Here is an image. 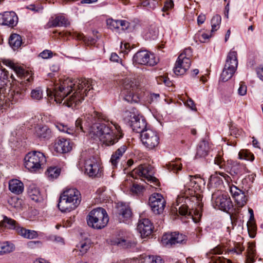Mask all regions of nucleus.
Instances as JSON below:
<instances>
[{"label": "nucleus", "instance_id": "nucleus-1", "mask_svg": "<svg viewBox=\"0 0 263 263\" xmlns=\"http://www.w3.org/2000/svg\"><path fill=\"white\" fill-rule=\"evenodd\" d=\"M92 89L91 81L82 79L74 81L66 78L60 84L56 85L52 92L47 89V95L51 99L53 97L57 103H61L69 107H75L84 100V97Z\"/></svg>", "mask_w": 263, "mask_h": 263}, {"label": "nucleus", "instance_id": "nucleus-2", "mask_svg": "<svg viewBox=\"0 0 263 263\" xmlns=\"http://www.w3.org/2000/svg\"><path fill=\"white\" fill-rule=\"evenodd\" d=\"M89 133L93 138H99L107 146L114 144L122 137L120 126L112 122L94 123L91 126Z\"/></svg>", "mask_w": 263, "mask_h": 263}, {"label": "nucleus", "instance_id": "nucleus-3", "mask_svg": "<svg viewBox=\"0 0 263 263\" xmlns=\"http://www.w3.org/2000/svg\"><path fill=\"white\" fill-rule=\"evenodd\" d=\"M6 65L11 68L20 77L22 81L16 86L14 89L9 94L8 99L12 102H16L22 100L25 96V92L27 83H30L33 81L32 73L31 71L25 70L20 66L16 65L10 60L5 61Z\"/></svg>", "mask_w": 263, "mask_h": 263}, {"label": "nucleus", "instance_id": "nucleus-4", "mask_svg": "<svg viewBox=\"0 0 263 263\" xmlns=\"http://www.w3.org/2000/svg\"><path fill=\"white\" fill-rule=\"evenodd\" d=\"M81 202V194L75 188L66 189L61 194L58 206L63 213L70 212L77 208Z\"/></svg>", "mask_w": 263, "mask_h": 263}, {"label": "nucleus", "instance_id": "nucleus-5", "mask_svg": "<svg viewBox=\"0 0 263 263\" xmlns=\"http://www.w3.org/2000/svg\"><path fill=\"white\" fill-rule=\"evenodd\" d=\"M109 221V217L106 210L102 208H98L90 211L87 216L88 225L95 229L104 228Z\"/></svg>", "mask_w": 263, "mask_h": 263}, {"label": "nucleus", "instance_id": "nucleus-6", "mask_svg": "<svg viewBox=\"0 0 263 263\" xmlns=\"http://www.w3.org/2000/svg\"><path fill=\"white\" fill-rule=\"evenodd\" d=\"M0 227L14 230L17 234L29 239H34L38 236L35 231L26 229L20 226L15 220L6 216H4L3 220L0 222Z\"/></svg>", "mask_w": 263, "mask_h": 263}, {"label": "nucleus", "instance_id": "nucleus-7", "mask_svg": "<svg viewBox=\"0 0 263 263\" xmlns=\"http://www.w3.org/2000/svg\"><path fill=\"white\" fill-rule=\"evenodd\" d=\"M46 162L45 155L40 152H29L24 158L25 167L31 172H36L41 169Z\"/></svg>", "mask_w": 263, "mask_h": 263}, {"label": "nucleus", "instance_id": "nucleus-8", "mask_svg": "<svg viewBox=\"0 0 263 263\" xmlns=\"http://www.w3.org/2000/svg\"><path fill=\"white\" fill-rule=\"evenodd\" d=\"M122 93L124 96V100L129 103H138L139 98L135 93L138 89V85L135 80L131 78H125L122 80Z\"/></svg>", "mask_w": 263, "mask_h": 263}, {"label": "nucleus", "instance_id": "nucleus-9", "mask_svg": "<svg viewBox=\"0 0 263 263\" xmlns=\"http://www.w3.org/2000/svg\"><path fill=\"white\" fill-rule=\"evenodd\" d=\"M201 199L202 198L199 194H197L196 195L192 196V201L196 202L197 207H196L195 210L192 209L189 211L187 206L185 204H183L179 207V214L183 216L190 217L195 223L198 222L202 215L201 209L202 205L200 203Z\"/></svg>", "mask_w": 263, "mask_h": 263}, {"label": "nucleus", "instance_id": "nucleus-10", "mask_svg": "<svg viewBox=\"0 0 263 263\" xmlns=\"http://www.w3.org/2000/svg\"><path fill=\"white\" fill-rule=\"evenodd\" d=\"M237 66V52L231 51L227 55L226 64L221 74V81L226 82L230 80L235 72Z\"/></svg>", "mask_w": 263, "mask_h": 263}, {"label": "nucleus", "instance_id": "nucleus-11", "mask_svg": "<svg viewBox=\"0 0 263 263\" xmlns=\"http://www.w3.org/2000/svg\"><path fill=\"white\" fill-rule=\"evenodd\" d=\"M220 175L223 177L224 179L228 183L230 192L235 202L239 207L243 206L247 202V198L243 191L238 189L236 186L231 184L232 179L231 177L224 173H220Z\"/></svg>", "mask_w": 263, "mask_h": 263}, {"label": "nucleus", "instance_id": "nucleus-12", "mask_svg": "<svg viewBox=\"0 0 263 263\" xmlns=\"http://www.w3.org/2000/svg\"><path fill=\"white\" fill-rule=\"evenodd\" d=\"M102 170L100 162L93 157L84 162V173L89 177L98 178L102 175Z\"/></svg>", "mask_w": 263, "mask_h": 263}, {"label": "nucleus", "instance_id": "nucleus-13", "mask_svg": "<svg viewBox=\"0 0 263 263\" xmlns=\"http://www.w3.org/2000/svg\"><path fill=\"white\" fill-rule=\"evenodd\" d=\"M152 175V167L147 164L140 165L131 172V176L133 178H142V179H146L148 182L157 185L158 184V179L153 177Z\"/></svg>", "mask_w": 263, "mask_h": 263}, {"label": "nucleus", "instance_id": "nucleus-14", "mask_svg": "<svg viewBox=\"0 0 263 263\" xmlns=\"http://www.w3.org/2000/svg\"><path fill=\"white\" fill-rule=\"evenodd\" d=\"M212 200L215 208L224 212H228L233 208L232 202L228 195L215 193L212 195Z\"/></svg>", "mask_w": 263, "mask_h": 263}, {"label": "nucleus", "instance_id": "nucleus-15", "mask_svg": "<svg viewBox=\"0 0 263 263\" xmlns=\"http://www.w3.org/2000/svg\"><path fill=\"white\" fill-rule=\"evenodd\" d=\"M159 136L158 133L151 129H146L141 134L142 144L149 149H153L159 143Z\"/></svg>", "mask_w": 263, "mask_h": 263}, {"label": "nucleus", "instance_id": "nucleus-16", "mask_svg": "<svg viewBox=\"0 0 263 263\" xmlns=\"http://www.w3.org/2000/svg\"><path fill=\"white\" fill-rule=\"evenodd\" d=\"M133 61L138 64L153 66L157 63L158 59L156 58L153 54L146 51H140L137 52L134 55Z\"/></svg>", "mask_w": 263, "mask_h": 263}, {"label": "nucleus", "instance_id": "nucleus-17", "mask_svg": "<svg viewBox=\"0 0 263 263\" xmlns=\"http://www.w3.org/2000/svg\"><path fill=\"white\" fill-rule=\"evenodd\" d=\"M149 204L154 213L160 214L163 212L166 202L161 194L154 193L149 198Z\"/></svg>", "mask_w": 263, "mask_h": 263}, {"label": "nucleus", "instance_id": "nucleus-18", "mask_svg": "<svg viewBox=\"0 0 263 263\" xmlns=\"http://www.w3.org/2000/svg\"><path fill=\"white\" fill-rule=\"evenodd\" d=\"M186 240V237L185 235L176 232L165 234L162 237V242L165 246L183 243Z\"/></svg>", "mask_w": 263, "mask_h": 263}, {"label": "nucleus", "instance_id": "nucleus-19", "mask_svg": "<svg viewBox=\"0 0 263 263\" xmlns=\"http://www.w3.org/2000/svg\"><path fill=\"white\" fill-rule=\"evenodd\" d=\"M129 117L130 126L134 131L141 134L147 129L146 121L143 117L134 114H131Z\"/></svg>", "mask_w": 263, "mask_h": 263}, {"label": "nucleus", "instance_id": "nucleus-20", "mask_svg": "<svg viewBox=\"0 0 263 263\" xmlns=\"http://www.w3.org/2000/svg\"><path fill=\"white\" fill-rule=\"evenodd\" d=\"M183 55H179L174 68V72L177 76L184 74L189 69L191 64V60L183 59Z\"/></svg>", "mask_w": 263, "mask_h": 263}, {"label": "nucleus", "instance_id": "nucleus-21", "mask_svg": "<svg viewBox=\"0 0 263 263\" xmlns=\"http://www.w3.org/2000/svg\"><path fill=\"white\" fill-rule=\"evenodd\" d=\"M153 228L152 222L147 218L140 220L137 226V230L143 237L150 235L153 232Z\"/></svg>", "mask_w": 263, "mask_h": 263}, {"label": "nucleus", "instance_id": "nucleus-22", "mask_svg": "<svg viewBox=\"0 0 263 263\" xmlns=\"http://www.w3.org/2000/svg\"><path fill=\"white\" fill-rule=\"evenodd\" d=\"M107 25L109 28L118 32H120V30L127 29L129 26V23L125 20H117L112 18L107 20Z\"/></svg>", "mask_w": 263, "mask_h": 263}, {"label": "nucleus", "instance_id": "nucleus-23", "mask_svg": "<svg viewBox=\"0 0 263 263\" xmlns=\"http://www.w3.org/2000/svg\"><path fill=\"white\" fill-rule=\"evenodd\" d=\"M54 150L59 153H66L72 149V144L69 140L59 139L54 144Z\"/></svg>", "mask_w": 263, "mask_h": 263}, {"label": "nucleus", "instance_id": "nucleus-24", "mask_svg": "<svg viewBox=\"0 0 263 263\" xmlns=\"http://www.w3.org/2000/svg\"><path fill=\"white\" fill-rule=\"evenodd\" d=\"M2 18V25L10 27L15 26L18 22V18L14 12H5L3 14H0Z\"/></svg>", "mask_w": 263, "mask_h": 263}, {"label": "nucleus", "instance_id": "nucleus-25", "mask_svg": "<svg viewBox=\"0 0 263 263\" xmlns=\"http://www.w3.org/2000/svg\"><path fill=\"white\" fill-rule=\"evenodd\" d=\"M70 24L69 22L63 16H58L54 18L50 19L46 26L47 28L55 27L57 26L66 27Z\"/></svg>", "mask_w": 263, "mask_h": 263}, {"label": "nucleus", "instance_id": "nucleus-26", "mask_svg": "<svg viewBox=\"0 0 263 263\" xmlns=\"http://www.w3.org/2000/svg\"><path fill=\"white\" fill-rule=\"evenodd\" d=\"M127 146L125 145H122L113 153L110 158V162L113 167H116L120 161L121 157L126 152Z\"/></svg>", "mask_w": 263, "mask_h": 263}, {"label": "nucleus", "instance_id": "nucleus-27", "mask_svg": "<svg viewBox=\"0 0 263 263\" xmlns=\"http://www.w3.org/2000/svg\"><path fill=\"white\" fill-rule=\"evenodd\" d=\"M10 191L15 194H21L24 190V184L17 179H12L9 182Z\"/></svg>", "mask_w": 263, "mask_h": 263}, {"label": "nucleus", "instance_id": "nucleus-28", "mask_svg": "<svg viewBox=\"0 0 263 263\" xmlns=\"http://www.w3.org/2000/svg\"><path fill=\"white\" fill-rule=\"evenodd\" d=\"M90 247V241L88 239H85L77 244L76 248L73 250V252H79V255L82 256L87 253Z\"/></svg>", "mask_w": 263, "mask_h": 263}, {"label": "nucleus", "instance_id": "nucleus-29", "mask_svg": "<svg viewBox=\"0 0 263 263\" xmlns=\"http://www.w3.org/2000/svg\"><path fill=\"white\" fill-rule=\"evenodd\" d=\"M209 151V143L205 141H202L198 145L196 157L199 158L204 157L208 154Z\"/></svg>", "mask_w": 263, "mask_h": 263}, {"label": "nucleus", "instance_id": "nucleus-30", "mask_svg": "<svg viewBox=\"0 0 263 263\" xmlns=\"http://www.w3.org/2000/svg\"><path fill=\"white\" fill-rule=\"evenodd\" d=\"M113 244L119 247L127 249L135 247L136 243L134 241L124 238H117L113 241Z\"/></svg>", "mask_w": 263, "mask_h": 263}, {"label": "nucleus", "instance_id": "nucleus-31", "mask_svg": "<svg viewBox=\"0 0 263 263\" xmlns=\"http://www.w3.org/2000/svg\"><path fill=\"white\" fill-rule=\"evenodd\" d=\"M119 215L120 220L125 222L132 217V212L129 207L122 205L119 207Z\"/></svg>", "mask_w": 263, "mask_h": 263}, {"label": "nucleus", "instance_id": "nucleus-32", "mask_svg": "<svg viewBox=\"0 0 263 263\" xmlns=\"http://www.w3.org/2000/svg\"><path fill=\"white\" fill-rule=\"evenodd\" d=\"M35 134L40 138H49L51 136V131L46 126H39L36 128Z\"/></svg>", "mask_w": 263, "mask_h": 263}, {"label": "nucleus", "instance_id": "nucleus-33", "mask_svg": "<svg viewBox=\"0 0 263 263\" xmlns=\"http://www.w3.org/2000/svg\"><path fill=\"white\" fill-rule=\"evenodd\" d=\"M9 43L10 46L14 49L18 48L22 43V37L17 34H12L9 37Z\"/></svg>", "mask_w": 263, "mask_h": 263}, {"label": "nucleus", "instance_id": "nucleus-34", "mask_svg": "<svg viewBox=\"0 0 263 263\" xmlns=\"http://www.w3.org/2000/svg\"><path fill=\"white\" fill-rule=\"evenodd\" d=\"M86 118L89 122L91 123L96 121L97 120L99 121L105 120L104 116L102 114L94 110L93 109H91L90 112L86 115Z\"/></svg>", "mask_w": 263, "mask_h": 263}, {"label": "nucleus", "instance_id": "nucleus-35", "mask_svg": "<svg viewBox=\"0 0 263 263\" xmlns=\"http://www.w3.org/2000/svg\"><path fill=\"white\" fill-rule=\"evenodd\" d=\"M231 173H233L234 174L241 175L248 172V169L246 165L235 163L233 164L231 169Z\"/></svg>", "mask_w": 263, "mask_h": 263}, {"label": "nucleus", "instance_id": "nucleus-36", "mask_svg": "<svg viewBox=\"0 0 263 263\" xmlns=\"http://www.w3.org/2000/svg\"><path fill=\"white\" fill-rule=\"evenodd\" d=\"M28 194L30 198L36 202L40 201L41 199L40 192L38 188L34 186H30Z\"/></svg>", "mask_w": 263, "mask_h": 263}, {"label": "nucleus", "instance_id": "nucleus-37", "mask_svg": "<svg viewBox=\"0 0 263 263\" xmlns=\"http://www.w3.org/2000/svg\"><path fill=\"white\" fill-rule=\"evenodd\" d=\"M61 170L55 166L49 167L46 172V175L49 179L52 180L57 178L60 174Z\"/></svg>", "mask_w": 263, "mask_h": 263}, {"label": "nucleus", "instance_id": "nucleus-38", "mask_svg": "<svg viewBox=\"0 0 263 263\" xmlns=\"http://www.w3.org/2000/svg\"><path fill=\"white\" fill-rule=\"evenodd\" d=\"M180 159L176 160L175 161H172L167 164V169L170 171H173L177 173L178 171L181 170L182 164L179 162Z\"/></svg>", "mask_w": 263, "mask_h": 263}, {"label": "nucleus", "instance_id": "nucleus-39", "mask_svg": "<svg viewBox=\"0 0 263 263\" xmlns=\"http://www.w3.org/2000/svg\"><path fill=\"white\" fill-rule=\"evenodd\" d=\"M1 249L0 255H3L12 252L14 249V246L12 243L6 241L2 244Z\"/></svg>", "mask_w": 263, "mask_h": 263}, {"label": "nucleus", "instance_id": "nucleus-40", "mask_svg": "<svg viewBox=\"0 0 263 263\" xmlns=\"http://www.w3.org/2000/svg\"><path fill=\"white\" fill-rule=\"evenodd\" d=\"M238 157L240 159H244L246 160L253 161L254 159V155L246 149L241 150L238 154Z\"/></svg>", "mask_w": 263, "mask_h": 263}, {"label": "nucleus", "instance_id": "nucleus-41", "mask_svg": "<svg viewBox=\"0 0 263 263\" xmlns=\"http://www.w3.org/2000/svg\"><path fill=\"white\" fill-rule=\"evenodd\" d=\"M221 172H216L213 175H212L210 177V181L211 184H215L216 186L220 185L222 183V180L220 177L218 176L220 175V173ZM222 177V176L221 175ZM223 178V177L222 176Z\"/></svg>", "mask_w": 263, "mask_h": 263}, {"label": "nucleus", "instance_id": "nucleus-42", "mask_svg": "<svg viewBox=\"0 0 263 263\" xmlns=\"http://www.w3.org/2000/svg\"><path fill=\"white\" fill-rule=\"evenodd\" d=\"M221 18L219 15H216L213 17L211 20L212 32L216 31L219 27Z\"/></svg>", "mask_w": 263, "mask_h": 263}, {"label": "nucleus", "instance_id": "nucleus-43", "mask_svg": "<svg viewBox=\"0 0 263 263\" xmlns=\"http://www.w3.org/2000/svg\"><path fill=\"white\" fill-rule=\"evenodd\" d=\"M7 73V71L0 67V92L6 84V80L8 78Z\"/></svg>", "mask_w": 263, "mask_h": 263}, {"label": "nucleus", "instance_id": "nucleus-44", "mask_svg": "<svg viewBox=\"0 0 263 263\" xmlns=\"http://www.w3.org/2000/svg\"><path fill=\"white\" fill-rule=\"evenodd\" d=\"M55 127L61 132L66 133L68 134H74L73 129L68 127L67 125H65L64 123H58L55 125Z\"/></svg>", "mask_w": 263, "mask_h": 263}, {"label": "nucleus", "instance_id": "nucleus-45", "mask_svg": "<svg viewBox=\"0 0 263 263\" xmlns=\"http://www.w3.org/2000/svg\"><path fill=\"white\" fill-rule=\"evenodd\" d=\"M31 97L32 99L38 101L43 98V91L40 88L33 89L31 92Z\"/></svg>", "mask_w": 263, "mask_h": 263}, {"label": "nucleus", "instance_id": "nucleus-46", "mask_svg": "<svg viewBox=\"0 0 263 263\" xmlns=\"http://www.w3.org/2000/svg\"><path fill=\"white\" fill-rule=\"evenodd\" d=\"M158 3L155 0H145L142 3L143 7H146L150 9H154Z\"/></svg>", "mask_w": 263, "mask_h": 263}, {"label": "nucleus", "instance_id": "nucleus-47", "mask_svg": "<svg viewBox=\"0 0 263 263\" xmlns=\"http://www.w3.org/2000/svg\"><path fill=\"white\" fill-rule=\"evenodd\" d=\"M149 263H163L161 257L159 256H149L148 257Z\"/></svg>", "mask_w": 263, "mask_h": 263}, {"label": "nucleus", "instance_id": "nucleus-48", "mask_svg": "<svg viewBox=\"0 0 263 263\" xmlns=\"http://www.w3.org/2000/svg\"><path fill=\"white\" fill-rule=\"evenodd\" d=\"M247 86L244 82H241L239 84V87L238 89V93L240 96H244L247 93Z\"/></svg>", "mask_w": 263, "mask_h": 263}, {"label": "nucleus", "instance_id": "nucleus-49", "mask_svg": "<svg viewBox=\"0 0 263 263\" xmlns=\"http://www.w3.org/2000/svg\"><path fill=\"white\" fill-rule=\"evenodd\" d=\"M183 55V59H188L191 60V58L192 56V50L191 48H185L184 51L180 54V55Z\"/></svg>", "mask_w": 263, "mask_h": 263}, {"label": "nucleus", "instance_id": "nucleus-50", "mask_svg": "<svg viewBox=\"0 0 263 263\" xmlns=\"http://www.w3.org/2000/svg\"><path fill=\"white\" fill-rule=\"evenodd\" d=\"M143 190V187L142 185L136 183H133V186L131 187V191L136 194L141 192Z\"/></svg>", "mask_w": 263, "mask_h": 263}, {"label": "nucleus", "instance_id": "nucleus-51", "mask_svg": "<svg viewBox=\"0 0 263 263\" xmlns=\"http://www.w3.org/2000/svg\"><path fill=\"white\" fill-rule=\"evenodd\" d=\"M215 164L219 166L220 168H223L224 165V162L222 157L219 155H217L214 160Z\"/></svg>", "mask_w": 263, "mask_h": 263}, {"label": "nucleus", "instance_id": "nucleus-52", "mask_svg": "<svg viewBox=\"0 0 263 263\" xmlns=\"http://www.w3.org/2000/svg\"><path fill=\"white\" fill-rule=\"evenodd\" d=\"M82 120L80 118H78L76 120V124H75V125H76V130L74 131V132L78 133L80 131L84 132L83 129V127H82Z\"/></svg>", "mask_w": 263, "mask_h": 263}, {"label": "nucleus", "instance_id": "nucleus-53", "mask_svg": "<svg viewBox=\"0 0 263 263\" xmlns=\"http://www.w3.org/2000/svg\"><path fill=\"white\" fill-rule=\"evenodd\" d=\"M40 56L43 59H48L52 57V52L49 50H45L40 54Z\"/></svg>", "mask_w": 263, "mask_h": 263}, {"label": "nucleus", "instance_id": "nucleus-54", "mask_svg": "<svg viewBox=\"0 0 263 263\" xmlns=\"http://www.w3.org/2000/svg\"><path fill=\"white\" fill-rule=\"evenodd\" d=\"M174 6V3L172 0H166L164 3V6L162 8L163 11L168 10Z\"/></svg>", "mask_w": 263, "mask_h": 263}, {"label": "nucleus", "instance_id": "nucleus-55", "mask_svg": "<svg viewBox=\"0 0 263 263\" xmlns=\"http://www.w3.org/2000/svg\"><path fill=\"white\" fill-rule=\"evenodd\" d=\"M198 38L201 42L205 43L206 41L209 39L211 37V35H209L205 33H202L201 34H199Z\"/></svg>", "mask_w": 263, "mask_h": 263}, {"label": "nucleus", "instance_id": "nucleus-56", "mask_svg": "<svg viewBox=\"0 0 263 263\" xmlns=\"http://www.w3.org/2000/svg\"><path fill=\"white\" fill-rule=\"evenodd\" d=\"M205 18L206 17L204 14H200L197 17V23L198 25L202 24L204 22Z\"/></svg>", "mask_w": 263, "mask_h": 263}, {"label": "nucleus", "instance_id": "nucleus-57", "mask_svg": "<svg viewBox=\"0 0 263 263\" xmlns=\"http://www.w3.org/2000/svg\"><path fill=\"white\" fill-rule=\"evenodd\" d=\"M5 96L2 95L1 92H0V109L5 108V106H6L5 101L4 100Z\"/></svg>", "mask_w": 263, "mask_h": 263}, {"label": "nucleus", "instance_id": "nucleus-58", "mask_svg": "<svg viewBox=\"0 0 263 263\" xmlns=\"http://www.w3.org/2000/svg\"><path fill=\"white\" fill-rule=\"evenodd\" d=\"M257 74L259 78L263 81V66L259 67L257 69Z\"/></svg>", "mask_w": 263, "mask_h": 263}, {"label": "nucleus", "instance_id": "nucleus-59", "mask_svg": "<svg viewBox=\"0 0 263 263\" xmlns=\"http://www.w3.org/2000/svg\"><path fill=\"white\" fill-rule=\"evenodd\" d=\"M186 104L192 110H196L195 105L193 101L192 100H191V99L187 100Z\"/></svg>", "mask_w": 263, "mask_h": 263}, {"label": "nucleus", "instance_id": "nucleus-60", "mask_svg": "<svg viewBox=\"0 0 263 263\" xmlns=\"http://www.w3.org/2000/svg\"><path fill=\"white\" fill-rule=\"evenodd\" d=\"M110 59L111 61L116 62H118L119 60H121L120 58L116 53H111Z\"/></svg>", "mask_w": 263, "mask_h": 263}, {"label": "nucleus", "instance_id": "nucleus-61", "mask_svg": "<svg viewBox=\"0 0 263 263\" xmlns=\"http://www.w3.org/2000/svg\"><path fill=\"white\" fill-rule=\"evenodd\" d=\"M51 239L55 242L63 243V239L60 236H52Z\"/></svg>", "mask_w": 263, "mask_h": 263}, {"label": "nucleus", "instance_id": "nucleus-62", "mask_svg": "<svg viewBox=\"0 0 263 263\" xmlns=\"http://www.w3.org/2000/svg\"><path fill=\"white\" fill-rule=\"evenodd\" d=\"M130 47V45L128 43H124L123 45L122 44L121 45V49L122 52H127L126 50L128 49Z\"/></svg>", "mask_w": 263, "mask_h": 263}, {"label": "nucleus", "instance_id": "nucleus-63", "mask_svg": "<svg viewBox=\"0 0 263 263\" xmlns=\"http://www.w3.org/2000/svg\"><path fill=\"white\" fill-rule=\"evenodd\" d=\"M185 200L186 199H184L183 197L178 196L176 199V205L179 206L180 203H181L183 202L186 203Z\"/></svg>", "mask_w": 263, "mask_h": 263}, {"label": "nucleus", "instance_id": "nucleus-64", "mask_svg": "<svg viewBox=\"0 0 263 263\" xmlns=\"http://www.w3.org/2000/svg\"><path fill=\"white\" fill-rule=\"evenodd\" d=\"M160 80L162 81L166 86H170L171 84V81L165 77H161Z\"/></svg>", "mask_w": 263, "mask_h": 263}]
</instances>
